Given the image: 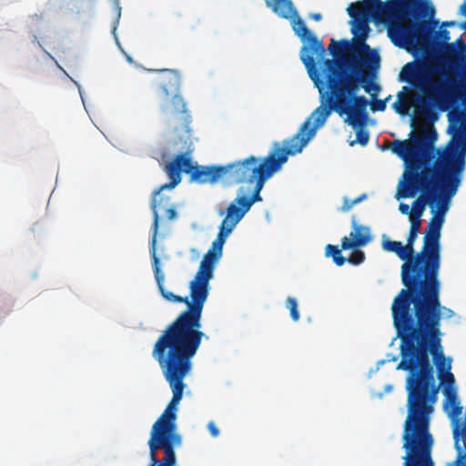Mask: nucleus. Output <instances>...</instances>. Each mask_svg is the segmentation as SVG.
I'll return each instance as SVG.
<instances>
[{"label":"nucleus","instance_id":"1","mask_svg":"<svg viewBox=\"0 0 466 466\" xmlns=\"http://www.w3.org/2000/svg\"><path fill=\"white\" fill-rule=\"evenodd\" d=\"M397 336L401 340L398 369L409 371L406 380L407 415L403 422V466H435L431 452L434 439L431 416L437 400L431 355L439 376L451 370L441 345V299L435 298L392 315Z\"/></svg>","mask_w":466,"mask_h":466},{"label":"nucleus","instance_id":"2","mask_svg":"<svg viewBox=\"0 0 466 466\" xmlns=\"http://www.w3.org/2000/svg\"><path fill=\"white\" fill-rule=\"evenodd\" d=\"M438 134L433 127L421 133L411 132L408 140H395L391 151L405 163L399 198L420 197L414 200L410 221L420 222L425 206L431 214L441 201L451 202L458 191L466 166V145L458 141L436 157L434 143Z\"/></svg>","mask_w":466,"mask_h":466},{"label":"nucleus","instance_id":"3","mask_svg":"<svg viewBox=\"0 0 466 466\" xmlns=\"http://www.w3.org/2000/svg\"><path fill=\"white\" fill-rule=\"evenodd\" d=\"M201 327L174 320L154 344L152 357L158 363L171 390L172 399L161 416L153 424L148 441V466H176L175 449L182 444L177 431V405L186 388L184 379L192 369L191 360L202 339H208Z\"/></svg>","mask_w":466,"mask_h":466},{"label":"nucleus","instance_id":"4","mask_svg":"<svg viewBox=\"0 0 466 466\" xmlns=\"http://www.w3.org/2000/svg\"><path fill=\"white\" fill-rule=\"evenodd\" d=\"M341 62L330 59L323 61L324 81L320 79L319 83L321 105L309 117L310 122L313 120V126L309 128L314 129V135L325 124L332 111L340 116H346L345 122L352 127L366 125L370 101L358 93L362 87L366 93L376 97L380 90L378 84L357 72V62L343 65Z\"/></svg>","mask_w":466,"mask_h":466},{"label":"nucleus","instance_id":"5","mask_svg":"<svg viewBox=\"0 0 466 466\" xmlns=\"http://www.w3.org/2000/svg\"><path fill=\"white\" fill-rule=\"evenodd\" d=\"M231 232L219 226L218 236L212 242L211 248L204 255L194 279L189 283L190 299L175 295L165 289V274L160 268L159 258L157 254H154V275L161 296L167 301L187 305V309L175 320L202 327V312L208 297L209 281L213 278L217 262L222 257L223 246Z\"/></svg>","mask_w":466,"mask_h":466},{"label":"nucleus","instance_id":"6","mask_svg":"<svg viewBox=\"0 0 466 466\" xmlns=\"http://www.w3.org/2000/svg\"><path fill=\"white\" fill-rule=\"evenodd\" d=\"M310 118H307L298 133L283 141V147L274 145L273 150L258 162V158L250 156L244 160L223 166L224 178L234 184H253L261 176L271 177L288 161L289 155L300 153L309 141L314 137V129H310Z\"/></svg>","mask_w":466,"mask_h":466},{"label":"nucleus","instance_id":"7","mask_svg":"<svg viewBox=\"0 0 466 466\" xmlns=\"http://www.w3.org/2000/svg\"><path fill=\"white\" fill-rule=\"evenodd\" d=\"M382 248L388 252L395 253L404 263L401 266V281L405 289H401L393 299L391 305L392 315L439 298L432 280L425 269L424 262H418V253L411 256L400 241L383 239Z\"/></svg>","mask_w":466,"mask_h":466},{"label":"nucleus","instance_id":"8","mask_svg":"<svg viewBox=\"0 0 466 466\" xmlns=\"http://www.w3.org/2000/svg\"><path fill=\"white\" fill-rule=\"evenodd\" d=\"M418 5L417 0H379L371 9V15L375 21L388 25V35L396 46H415L425 43L431 33L427 21L403 24Z\"/></svg>","mask_w":466,"mask_h":466},{"label":"nucleus","instance_id":"9","mask_svg":"<svg viewBox=\"0 0 466 466\" xmlns=\"http://www.w3.org/2000/svg\"><path fill=\"white\" fill-rule=\"evenodd\" d=\"M162 72L160 88L166 97L171 96L170 100L160 107L165 123L177 137L188 139L192 132V116L185 98L178 94L181 76L174 69H163Z\"/></svg>","mask_w":466,"mask_h":466},{"label":"nucleus","instance_id":"10","mask_svg":"<svg viewBox=\"0 0 466 466\" xmlns=\"http://www.w3.org/2000/svg\"><path fill=\"white\" fill-rule=\"evenodd\" d=\"M441 206L432 213L430 219L425 236L423 238V246L418 253L417 263L424 262L425 269L432 280L438 296L441 295V282L439 280V271L441 268V231L445 220V215L449 210L450 203L442 200Z\"/></svg>","mask_w":466,"mask_h":466},{"label":"nucleus","instance_id":"11","mask_svg":"<svg viewBox=\"0 0 466 466\" xmlns=\"http://www.w3.org/2000/svg\"><path fill=\"white\" fill-rule=\"evenodd\" d=\"M400 80L422 93V96L417 97L414 111L416 115L424 117L431 113V103L435 102L445 91L442 82L434 80L423 65L414 62L408 63L402 67Z\"/></svg>","mask_w":466,"mask_h":466},{"label":"nucleus","instance_id":"12","mask_svg":"<svg viewBox=\"0 0 466 466\" xmlns=\"http://www.w3.org/2000/svg\"><path fill=\"white\" fill-rule=\"evenodd\" d=\"M192 150L178 154L167 163L165 171L169 178V183L161 186V189H172L181 181V172L190 176V180L198 184L215 183L219 178H224L225 167L223 166H194L190 156Z\"/></svg>","mask_w":466,"mask_h":466},{"label":"nucleus","instance_id":"13","mask_svg":"<svg viewBox=\"0 0 466 466\" xmlns=\"http://www.w3.org/2000/svg\"><path fill=\"white\" fill-rule=\"evenodd\" d=\"M348 12L351 17L355 18V24L352 28V34L356 37L355 42L352 44L346 39L340 41L331 39L328 47V50L333 56L331 60L342 61L341 65L356 62L355 58L353 56H349V55H359L362 56L363 54L371 52L370 46L366 44V39L368 38L370 31L368 21L362 18H357V15L360 14L357 9L349 7Z\"/></svg>","mask_w":466,"mask_h":466},{"label":"nucleus","instance_id":"14","mask_svg":"<svg viewBox=\"0 0 466 466\" xmlns=\"http://www.w3.org/2000/svg\"><path fill=\"white\" fill-rule=\"evenodd\" d=\"M294 25L293 29L295 33L304 41H308L309 46H304L301 51L300 58L305 65L309 77L314 82L315 86L319 88L321 93V87L319 86L320 78L317 72L316 62L314 59V54L320 59L325 54V48L320 41L318 40L316 35L307 27L305 22L298 15L293 16Z\"/></svg>","mask_w":466,"mask_h":466},{"label":"nucleus","instance_id":"15","mask_svg":"<svg viewBox=\"0 0 466 466\" xmlns=\"http://www.w3.org/2000/svg\"><path fill=\"white\" fill-rule=\"evenodd\" d=\"M444 409L452 423L454 447L457 451V466H466V437L462 431L463 422L460 420L462 407L457 400L456 392L447 391Z\"/></svg>","mask_w":466,"mask_h":466},{"label":"nucleus","instance_id":"16","mask_svg":"<svg viewBox=\"0 0 466 466\" xmlns=\"http://www.w3.org/2000/svg\"><path fill=\"white\" fill-rule=\"evenodd\" d=\"M164 189H161V187H159L157 188V190H156L153 193V196L151 198V204H150V208L152 209L153 217H154L153 224H152L153 235H152V238H151V255H152L153 260H154V254H157L156 253V243H157V235L158 224H159L158 210L166 208L170 205V198L161 195V192Z\"/></svg>","mask_w":466,"mask_h":466},{"label":"nucleus","instance_id":"17","mask_svg":"<svg viewBox=\"0 0 466 466\" xmlns=\"http://www.w3.org/2000/svg\"><path fill=\"white\" fill-rule=\"evenodd\" d=\"M350 238L344 237L341 240V248L344 250L360 248L367 245L371 240L370 229L368 227L359 225L352 219V230Z\"/></svg>","mask_w":466,"mask_h":466},{"label":"nucleus","instance_id":"18","mask_svg":"<svg viewBox=\"0 0 466 466\" xmlns=\"http://www.w3.org/2000/svg\"><path fill=\"white\" fill-rule=\"evenodd\" d=\"M248 210V208L242 200L241 197L238 196L228 205L226 211V217L222 220L220 226L226 228L228 230L233 231L235 227L243 218Z\"/></svg>","mask_w":466,"mask_h":466},{"label":"nucleus","instance_id":"19","mask_svg":"<svg viewBox=\"0 0 466 466\" xmlns=\"http://www.w3.org/2000/svg\"><path fill=\"white\" fill-rule=\"evenodd\" d=\"M450 127L453 130V137H462L466 129V113L462 110L451 112L448 115Z\"/></svg>","mask_w":466,"mask_h":466},{"label":"nucleus","instance_id":"20","mask_svg":"<svg viewBox=\"0 0 466 466\" xmlns=\"http://www.w3.org/2000/svg\"><path fill=\"white\" fill-rule=\"evenodd\" d=\"M272 8L275 13L284 18L298 16V11L290 0H273Z\"/></svg>","mask_w":466,"mask_h":466},{"label":"nucleus","instance_id":"21","mask_svg":"<svg viewBox=\"0 0 466 466\" xmlns=\"http://www.w3.org/2000/svg\"><path fill=\"white\" fill-rule=\"evenodd\" d=\"M270 177H265L261 176L259 179H258L256 182H254L255 186L253 188L252 195L250 197H248L246 195L240 196L242 200L245 202L248 209L252 207V205L256 202L262 201V198L260 196V192L264 187L265 182Z\"/></svg>","mask_w":466,"mask_h":466},{"label":"nucleus","instance_id":"22","mask_svg":"<svg viewBox=\"0 0 466 466\" xmlns=\"http://www.w3.org/2000/svg\"><path fill=\"white\" fill-rule=\"evenodd\" d=\"M420 227V222L410 221V228L409 236L407 238V243L405 246H406V249L410 252V254L411 256H416L413 246H414V242L418 237Z\"/></svg>","mask_w":466,"mask_h":466},{"label":"nucleus","instance_id":"23","mask_svg":"<svg viewBox=\"0 0 466 466\" xmlns=\"http://www.w3.org/2000/svg\"><path fill=\"white\" fill-rule=\"evenodd\" d=\"M342 248H339L338 246L328 244L325 248V253L327 257H331L333 262L340 267L344 265L346 258L341 255Z\"/></svg>","mask_w":466,"mask_h":466},{"label":"nucleus","instance_id":"24","mask_svg":"<svg viewBox=\"0 0 466 466\" xmlns=\"http://www.w3.org/2000/svg\"><path fill=\"white\" fill-rule=\"evenodd\" d=\"M398 101L393 104V107L398 114L405 116L408 114L410 107L409 101L406 99L403 92L398 95Z\"/></svg>","mask_w":466,"mask_h":466},{"label":"nucleus","instance_id":"25","mask_svg":"<svg viewBox=\"0 0 466 466\" xmlns=\"http://www.w3.org/2000/svg\"><path fill=\"white\" fill-rule=\"evenodd\" d=\"M364 127L365 125L355 127L357 129V138L355 141L350 142V146H353L355 143H359L361 146H366L369 143L370 134L367 130L364 129Z\"/></svg>","mask_w":466,"mask_h":466},{"label":"nucleus","instance_id":"26","mask_svg":"<svg viewBox=\"0 0 466 466\" xmlns=\"http://www.w3.org/2000/svg\"><path fill=\"white\" fill-rule=\"evenodd\" d=\"M287 308L290 311V317L294 321L299 319V312L298 310V302L295 298L289 297L286 301Z\"/></svg>","mask_w":466,"mask_h":466},{"label":"nucleus","instance_id":"27","mask_svg":"<svg viewBox=\"0 0 466 466\" xmlns=\"http://www.w3.org/2000/svg\"><path fill=\"white\" fill-rule=\"evenodd\" d=\"M365 260V254L360 249L354 250L348 258V261L353 265H360Z\"/></svg>","mask_w":466,"mask_h":466},{"label":"nucleus","instance_id":"28","mask_svg":"<svg viewBox=\"0 0 466 466\" xmlns=\"http://www.w3.org/2000/svg\"><path fill=\"white\" fill-rule=\"evenodd\" d=\"M439 379L441 383L446 384L448 387L452 388L455 383V378L454 375L451 372V370H448L444 372L441 376H439Z\"/></svg>","mask_w":466,"mask_h":466},{"label":"nucleus","instance_id":"29","mask_svg":"<svg viewBox=\"0 0 466 466\" xmlns=\"http://www.w3.org/2000/svg\"><path fill=\"white\" fill-rule=\"evenodd\" d=\"M390 97V96H389L388 98H386L384 100L379 99V100L374 101L371 105V110L372 111H384L386 109V102L388 101V99Z\"/></svg>","mask_w":466,"mask_h":466},{"label":"nucleus","instance_id":"30","mask_svg":"<svg viewBox=\"0 0 466 466\" xmlns=\"http://www.w3.org/2000/svg\"><path fill=\"white\" fill-rule=\"evenodd\" d=\"M354 205H356V203H353V200L349 199V198H344L343 204L340 208V211L347 212L350 209H351Z\"/></svg>","mask_w":466,"mask_h":466},{"label":"nucleus","instance_id":"31","mask_svg":"<svg viewBox=\"0 0 466 466\" xmlns=\"http://www.w3.org/2000/svg\"><path fill=\"white\" fill-rule=\"evenodd\" d=\"M208 430L212 437H218L219 435V431L216 424L213 421H209L208 424Z\"/></svg>","mask_w":466,"mask_h":466},{"label":"nucleus","instance_id":"32","mask_svg":"<svg viewBox=\"0 0 466 466\" xmlns=\"http://www.w3.org/2000/svg\"><path fill=\"white\" fill-rule=\"evenodd\" d=\"M166 215L168 220H172L176 218L177 212L174 207H167L166 208Z\"/></svg>","mask_w":466,"mask_h":466},{"label":"nucleus","instance_id":"33","mask_svg":"<svg viewBox=\"0 0 466 466\" xmlns=\"http://www.w3.org/2000/svg\"><path fill=\"white\" fill-rule=\"evenodd\" d=\"M399 210L401 214L403 215H409L410 214L411 212V209L410 208V206L408 204H405V203H400V206H399Z\"/></svg>","mask_w":466,"mask_h":466},{"label":"nucleus","instance_id":"34","mask_svg":"<svg viewBox=\"0 0 466 466\" xmlns=\"http://www.w3.org/2000/svg\"><path fill=\"white\" fill-rule=\"evenodd\" d=\"M442 314H444L446 318H451L453 317L454 312L452 309L441 305V317L442 316Z\"/></svg>","mask_w":466,"mask_h":466},{"label":"nucleus","instance_id":"35","mask_svg":"<svg viewBox=\"0 0 466 466\" xmlns=\"http://www.w3.org/2000/svg\"><path fill=\"white\" fill-rule=\"evenodd\" d=\"M439 34H440V37L443 41H448L450 39V32L448 30L441 29V30H440Z\"/></svg>","mask_w":466,"mask_h":466},{"label":"nucleus","instance_id":"36","mask_svg":"<svg viewBox=\"0 0 466 466\" xmlns=\"http://www.w3.org/2000/svg\"><path fill=\"white\" fill-rule=\"evenodd\" d=\"M310 17H311L313 20H315V21H320V20H321V18H322V15H321V14H319V13H315V14H311V15H310Z\"/></svg>","mask_w":466,"mask_h":466},{"label":"nucleus","instance_id":"37","mask_svg":"<svg viewBox=\"0 0 466 466\" xmlns=\"http://www.w3.org/2000/svg\"><path fill=\"white\" fill-rule=\"evenodd\" d=\"M366 198H367L366 194H362L361 196L353 199V203L358 204V203L361 202L363 199H365Z\"/></svg>","mask_w":466,"mask_h":466},{"label":"nucleus","instance_id":"38","mask_svg":"<svg viewBox=\"0 0 466 466\" xmlns=\"http://www.w3.org/2000/svg\"><path fill=\"white\" fill-rule=\"evenodd\" d=\"M374 59H375L376 63H379L380 57L377 53H374Z\"/></svg>","mask_w":466,"mask_h":466},{"label":"nucleus","instance_id":"39","mask_svg":"<svg viewBox=\"0 0 466 466\" xmlns=\"http://www.w3.org/2000/svg\"><path fill=\"white\" fill-rule=\"evenodd\" d=\"M368 1L374 4V6L379 4V0H368Z\"/></svg>","mask_w":466,"mask_h":466},{"label":"nucleus","instance_id":"40","mask_svg":"<svg viewBox=\"0 0 466 466\" xmlns=\"http://www.w3.org/2000/svg\"><path fill=\"white\" fill-rule=\"evenodd\" d=\"M430 8H431V15L433 16V15H434V8L432 6H431Z\"/></svg>","mask_w":466,"mask_h":466},{"label":"nucleus","instance_id":"41","mask_svg":"<svg viewBox=\"0 0 466 466\" xmlns=\"http://www.w3.org/2000/svg\"><path fill=\"white\" fill-rule=\"evenodd\" d=\"M462 9H463V12L465 13L466 15V3H464V5H462Z\"/></svg>","mask_w":466,"mask_h":466},{"label":"nucleus","instance_id":"42","mask_svg":"<svg viewBox=\"0 0 466 466\" xmlns=\"http://www.w3.org/2000/svg\"><path fill=\"white\" fill-rule=\"evenodd\" d=\"M452 25V22H451V23H449V22L443 23V25Z\"/></svg>","mask_w":466,"mask_h":466},{"label":"nucleus","instance_id":"43","mask_svg":"<svg viewBox=\"0 0 466 466\" xmlns=\"http://www.w3.org/2000/svg\"><path fill=\"white\" fill-rule=\"evenodd\" d=\"M403 90H404V91H407V90H408V87L403 86Z\"/></svg>","mask_w":466,"mask_h":466},{"label":"nucleus","instance_id":"44","mask_svg":"<svg viewBox=\"0 0 466 466\" xmlns=\"http://www.w3.org/2000/svg\"><path fill=\"white\" fill-rule=\"evenodd\" d=\"M455 463L457 464V461H455Z\"/></svg>","mask_w":466,"mask_h":466}]
</instances>
